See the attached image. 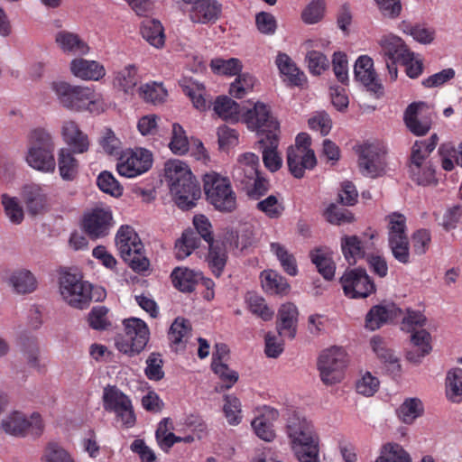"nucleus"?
<instances>
[{
	"label": "nucleus",
	"instance_id": "obj_1",
	"mask_svg": "<svg viewBox=\"0 0 462 462\" xmlns=\"http://www.w3.org/2000/svg\"><path fill=\"white\" fill-rule=\"evenodd\" d=\"M165 178L177 206L185 210L192 208L201 190L188 164L180 160L168 161Z\"/></svg>",
	"mask_w": 462,
	"mask_h": 462
},
{
	"label": "nucleus",
	"instance_id": "obj_2",
	"mask_svg": "<svg viewBox=\"0 0 462 462\" xmlns=\"http://www.w3.org/2000/svg\"><path fill=\"white\" fill-rule=\"evenodd\" d=\"M286 432L300 462H319V438L310 420L294 411L288 418Z\"/></svg>",
	"mask_w": 462,
	"mask_h": 462
},
{
	"label": "nucleus",
	"instance_id": "obj_3",
	"mask_svg": "<svg viewBox=\"0 0 462 462\" xmlns=\"http://www.w3.org/2000/svg\"><path fill=\"white\" fill-rule=\"evenodd\" d=\"M54 150L55 142L51 132L45 128H35L29 134L26 162L39 171L52 173L56 169Z\"/></svg>",
	"mask_w": 462,
	"mask_h": 462
},
{
	"label": "nucleus",
	"instance_id": "obj_4",
	"mask_svg": "<svg viewBox=\"0 0 462 462\" xmlns=\"http://www.w3.org/2000/svg\"><path fill=\"white\" fill-rule=\"evenodd\" d=\"M52 89L60 103L68 109L78 112L88 110L91 113H99L104 109V102L100 95L88 87L54 82Z\"/></svg>",
	"mask_w": 462,
	"mask_h": 462
},
{
	"label": "nucleus",
	"instance_id": "obj_5",
	"mask_svg": "<svg viewBox=\"0 0 462 462\" xmlns=\"http://www.w3.org/2000/svg\"><path fill=\"white\" fill-rule=\"evenodd\" d=\"M116 245L121 257L136 273L148 269L149 260L143 255V245L134 229L130 226H122L116 236Z\"/></svg>",
	"mask_w": 462,
	"mask_h": 462
},
{
	"label": "nucleus",
	"instance_id": "obj_6",
	"mask_svg": "<svg viewBox=\"0 0 462 462\" xmlns=\"http://www.w3.org/2000/svg\"><path fill=\"white\" fill-rule=\"evenodd\" d=\"M203 180L207 199L216 209L231 212L236 208V195L226 177L210 172L205 174Z\"/></svg>",
	"mask_w": 462,
	"mask_h": 462
},
{
	"label": "nucleus",
	"instance_id": "obj_7",
	"mask_svg": "<svg viewBox=\"0 0 462 462\" xmlns=\"http://www.w3.org/2000/svg\"><path fill=\"white\" fill-rule=\"evenodd\" d=\"M125 333L115 338L116 348L126 355L134 356L142 352L148 343L150 330L146 323L138 318H129L123 321Z\"/></svg>",
	"mask_w": 462,
	"mask_h": 462
},
{
	"label": "nucleus",
	"instance_id": "obj_8",
	"mask_svg": "<svg viewBox=\"0 0 462 462\" xmlns=\"http://www.w3.org/2000/svg\"><path fill=\"white\" fill-rule=\"evenodd\" d=\"M60 292L69 306L79 310L88 307L93 300L92 285L68 272L60 277Z\"/></svg>",
	"mask_w": 462,
	"mask_h": 462
},
{
	"label": "nucleus",
	"instance_id": "obj_9",
	"mask_svg": "<svg viewBox=\"0 0 462 462\" xmlns=\"http://www.w3.org/2000/svg\"><path fill=\"white\" fill-rule=\"evenodd\" d=\"M103 407L105 411L113 412L122 426L130 429L135 425L136 416L132 401L116 386H107L103 392Z\"/></svg>",
	"mask_w": 462,
	"mask_h": 462
},
{
	"label": "nucleus",
	"instance_id": "obj_10",
	"mask_svg": "<svg viewBox=\"0 0 462 462\" xmlns=\"http://www.w3.org/2000/svg\"><path fill=\"white\" fill-rule=\"evenodd\" d=\"M347 365V355L339 346H331L323 350L318 360V368L321 381L325 384L339 383Z\"/></svg>",
	"mask_w": 462,
	"mask_h": 462
},
{
	"label": "nucleus",
	"instance_id": "obj_11",
	"mask_svg": "<svg viewBox=\"0 0 462 462\" xmlns=\"http://www.w3.org/2000/svg\"><path fill=\"white\" fill-rule=\"evenodd\" d=\"M3 431L14 437H24L27 434L40 436L43 430V423L38 413H33L28 419L23 412L14 411L8 413L1 421Z\"/></svg>",
	"mask_w": 462,
	"mask_h": 462
},
{
	"label": "nucleus",
	"instance_id": "obj_12",
	"mask_svg": "<svg viewBox=\"0 0 462 462\" xmlns=\"http://www.w3.org/2000/svg\"><path fill=\"white\" fill-rule=\"evenodd\" d=\"M152 164V153L143 148L129 149L119 157L116 169L121 176L134 178L147 171Z\"/></svg>",
	"mask_w": 462,
	"mask_h": 462
},
{
	"label": "nucleus",
	"instance_id": "obj_13",
	"mask_svg": "<svg viewBox=\"0 0 462 462\" xmlns=\"http://www.w3.org/2000/svg\"><path fill=\"white\" fill-rule=\"evenodd\" d=\"M346 296L351 299H364L375 291V285L365 270L352 269L340 278Z\"/></svg>",
	"mask_w": 462,
	"mask_h": 462
},
{
	"label": "nucleus",
	"instance_id": "obj_14",
	"mask_svg": "<svg viewBox=\"0 0 462 462\" xmlns=\"http://www.w3.org/2000/svg\"><path fill=\"white\" fill-rule=\"evenodd\" d=\"M245 121L249 129L266 135L277 134L279 131V122L273 116L270 106L263 102H256L253 108L247 110Z\"/></svg>",
	"mask_w": 462,
	"mask_h": 462
},
{
	"label": "nucleus",
	"instance_id": "obj_15",
	"mask_svg": "<svg viewBox=\"0 0 462 462\" xmlns=\"http://www.w3.org/2000/svg\"><path fill=\"white\" fill-rule=\"evenodd\" d=\"M385 151L379 144L365 143L361 149L358 166L363 175L375 178L382 175L385 169Z\"/></svg>",
	"mask_w": 462,
	"mask_h": 462
},
{
	"label": "nucleus",
	"instance_id": "obj_16",
	"mask_svg": "<svg viewBox=\"0 0 462 462\" xmlns=\"http://www.w3.org/2000/svg\"><path fill=\"white\" fill-rule=\"evenodd\" d=\"M82 226L92 238L106 236L113 226V216L109 208H94L85 213Z\"/></svg>",
	"mask_w": 462,
	"mask_h": 462
},
{
	"label": "nucleus",
	"instance_id": "obj_17",
	"mask_svg": "<svg viewBox=\"0 0 462 462\" xmlns=\"http://www.w3.org/2000/svg\"><path fill=\"white\" fill-rule=\"evenodd\" d=\"M192 23H215L221 14V5L217 0H182Z\"/></svg>",
	"mask_w": 462,
	"mask_h": 462
},
{
	"label": "nucleus",
	"instance_id": "obj_18",
	"mask_svg": "<svg viewBox=\"0 0 462 462\" xmlns=\"http://www.w3.org/2000/svg\"><path fill=\"white\" fill-rule=\"evenodd\" d=\"M429 108L425 102H413L406 108L403 120L407 128L417 136L428 134L432 119L425 111Z\"/></svg>",
	"mask_w": 462,
	"mask_h": 462
},
{
	"label": "nucleus",
	"instance_id": "obj_19",
	"mask_svg": "<svg viewBox=\"0 0 462 462\" xmlns=\"http://www.w3.org/2000/svg\"><path fill=\"white\" fill-rule=\"evenodd\" d=\"M355 79L374 94L383 93V86L374 69V61L367 55L360 56L354 66Z\"/></svg>",
	"mask_w": 462,
	"mask_h": 462
},
{
	"label": "nucleus",
	"instance_id": "obj_20",
	"mask_svg": "<svg viewBox=\"0 0 462 462\" xmlns=\"http://www.w3.org/2000/svg\"><path fill=\"white\" fill-rule=\"evenodd\" d=\"M259 158L253 152H245L237 158L232 171V178L241 185H248L259 174Z\"/></svg>",
	"mask_w": 462,
	"mask_h": 462
},
{
	"label": "nucleus",
	"instance_id": "obj_21",
	"mask_svg": "<svg viewBox=\"0 0 462 462\" xmlns=\"http://www.w3.org/2000/svg\"><path fill=\"white\" fill-rule=\"evenodd\" d=\"M402 316V310L393 303L374 306L365 317V327L378 329L382 325L393 322Z\"/></svg>",
	"mask_w": 462,
	"mask_h": 462
},
{
	"label": "nucleus",
	"instance_id": "obj_22",
	"mask_svg": "<svg viewBox=\"0 0 462 462\" xmlns=\"http://www.w3.org/2000/svg\"><path fill=\"white\" fill-rule=\"evenodd\" d=\"M418 149H415L414 154H411L409 172L411 178L419 185H430L436 182L435 169L429 159L422 158L417 154Z\"/></svg>",
	"mask_w": 462,
	"mask_h": 462
},
{
	"label": "nucleus",
	"instance_id": "obj_23",
	"mask_svg": "<svg viewBox=\"0 0 462 462\" xmlns=\"http://www.w3.org/2000/svg\"><path fill=\"white\" fill-rule=\"evenodd\" d=\"M69 69L73 76L82 80L97 81L106 76V69L100 62L84 58L73 59Z\"/></svg>",
	"mask_w": 462,
	"mask_h": 462
},
{
	"label": "nucleus",
	"instance_id": "obj_24",
	"mask_svg": "<svg viewBox=\"0 0 462 462\" xmlns=\"http://www.w3.org/2000/svg\"><path fill=\"white\" fill-rule=\"evenodd\" d=\"M317 160L313 151H305L300 148H288L287 164L291 173L295 178H301L306 169H312Z\"/></svg>",
	"mask_w": 462,
	"mask_h": 462
},
{
	"label": "nucleus",
	"instance_id": "obj_25",
	"mask_svg": "<svg viewBox=\"0 0 462 462\" xmlns=\"http://www.w3.org/2000/svg\"><path fill=\"white\" fill-rule=\"evenodd\" d=\"M60 134L74 153H84L88 150V137L75 121L65 120L61 125Z\"/></svg>",
	"mask_w": 462,
	"mask_h": 462
},
{
	"label": "nucleus",
	"instance_id": "obj_26",
	"mask_svg": "<svg viewBox=\"0 0 462 462\" xmlns=\"http://www.w3.org/2000/svg\"><path fill=\"white\" fill-rule=\"evenodd\" d=\"M380 45L385 60H400L402 63H407L412 60L414 55L400 37L393 34L383 36L380 40Z\"/></svg>",
	"mask_w": 462,
	"mask_h": 462
},
{
	"label": "nucleus",
	"instance_id": "obj_27",
	"mask_svg": "<svg viewBox=\"0 0 462 462\" xmlns=\"http://www.w3.org/2000/svg\"><path fill=\"white\" fill-rule=\"evenodd\" d=\"M370 346L386 371L393 376L400 375L402 370L400 360L387 346L386 342L380 337H374L370 340Z\"/></svg>",
	"mask_w": 462,
	"mask_h": 462
},
{
	"label": "nucleus",
	"instance_id": "obj_28",
	"mask_svg": "<svg viewBox=\"0 0 462 462\" xmlns=\"http://www.w3.org/2000/svg\"><path fill=\"white\" fill-rule=\"evenodd\" d=\"M55 42L59 48L69 55H87L89 52V46L78 34L60 31L55 36Z\"/></svg>",
	"mask_w": 462,
	"mask_h": 462
},
{
	"label": "nucleus",
	"instance_id": "obj_29",
	"mask_svg": "<svg viewBox=\"0 0 462 462\" xmlns=\"http://www.w3.org/2000/svg\"><path fill=\"white\" fill-rule=\"evenodd\" d=\"M297 316V308L292 303H286L281 306L277 321L279 337L294 338L296 335Z\"/></svg>",
	"mask_w": 462,
	"mask_h": 462
},
{
	"label": "nucleus",
	"instance_id": "obj_30",
	"mask_svg": "<svg viewBox=\"0 0 462 462\" xmlns=\"http://www.w3.org/2000/svg\"><path fill=\"white\" fill-rule=\"evenodd\" d=\"M263 149V161L267 169L271 171H278L282 166V158L277 152L279 139L277 134H267L260 140Z\"/></svg>",
	"mask_w": 462,
	"mask_h": 462
},
{
	"label": "nucleus",
	"instance_id": "obj_31",
	"mask_svg": "<svg viewBox=\"0 0 462 462\" xmlns=\"http://www.w3.org/2000/svg\"><path fill=\"white\" fill-rule=\"evenodd\" d=\"M172 283L183 292H191L202 279V273L186 267H177L171 273Z\"/></svg>",
	"mask_w": 462,
	"mask_h": 462
},
{
	"label": "nucleus",
	"instance_id": "obj_32",
	"mask_svg": "<svg viewBox=\"0 0 462 462\" xmlns=\"http://www.w3.org/2000/svg\"><path fill=\"white\" fill-rule=\"evenodd\" d=\"M411 340L413 344V348L407 352L406 357L410 362L419 364L421 358L431 350L430 344V335L425 329H420L411 335Z\"/></svg>",
	"mask_w": 462,
	"mask_h": 462
},
{
	"label": "nucleus",
	"instance_id": "obj_33",
	"mask_svg": "<svg viewBox=\"0 0 462 462\" xmlns=\"http://www.w3.org/2000/svg\"><path fill=\"white\" fill-rule=\"evenodd\" d=\"M23 199L28 212L33 216L40 214L46 205V195L38 185H28L23 189Z\"/></svg>",
	"mask_w": 462,
	"mask_h": 462
},
{
	"label": "nucleus",
	"instance_id": "obj_34",
	"mask_svg": "<svg viewBox=\"0 0 462 462\" xmlns=\"http://www.w3.org/2000/svg\"><path fill=\"white\" fill-rule=\"evenodd\" d=\"M276 64L282 74L287 77L289 82L294 86H302L307 79L304 72L300 71L291 59L285 53H280L276 59Z\"/></svg>",
	"mask_w": 462,
	"mask_h": 462
},
{
	"label": "nucleus",
	"instance_id": "obj_35",
	"mask_svg": "<svg viewBox=\"0 0 462 462\" xmlns=\"http://www.w3.org/2000/svg\"><path fill=\"white\" fill-rule=\"evenodd\" d=\"M183 91L190 98L197 109L205 111L210 107L212 101L210 97L207 95L203 84L189 80L187 84L183 85Z\"/></svg>",
	"mask_w": 462,
	"mask_h": 462
},
{
	"label": "nucleus",
	"instance_id": "obj_36",
	"mask_svg": "<svg viewBox=\"0 0 462 462\" xmlns=\"http://www.w3.org/2000/svg\"><path fill=\"white\" fill-rule=\"evenodd\" d=\"M58 167L60 175L64 180H72L75 179L79 162L73 155V151L69 148H61L58 152Z\"/></svg>",
	"mask_w": 462,
	"mask_h": 462
},
{
	"label": "nucleus",
	"instance_id": "obj_37",
	"mask_svg": "<svg viewBox=\"0 0 462 462\" xmlns=\"http://www.w3.org/2000/svg\"><path fill=\"white\" fill-rule=\"evenodd\" d=\"M445 387L446 396L450 402H462V368L455 367L448 371Z\"/></svg>",
	"mask_w": 462,
	"mask_h": 462
},
{
	"label": "nucleus",
	"instance_id": "obj_38",
	"mask_svg": "<svg viewBox=\"0 0 462 462\" xmlns=\"http://www.w3.org/2000/svg\"><path fill=\"white\" fill-rule=\"evenodd\" d=\"M141 33L143 38L155 48H161L164 45L165 35L161 22L145 19L142 23Z\"/></svg>",
	"mask_w": 462,
	"mask_h": 462
},
{
	"label": "nucleus",
	"instance_id": "obj_39",
	"mask_svg": "<svg viewBox=\"0 0 462 462\" xmlns=\"http://www.w3.org/2000/svg\"><path fill=\"white\" fill-rule=\"evenodd\" d=\"M139 82L137 68L134 65H127L116 73L114 85L125 94H132Z\"/></svg>",
	"mask_w": 462,
	"mask_h": 462
},
{
	"label": "nucleus",
	"instance_id": "obj_40",
	"mask_svg": "<svg viewBox=\"0 0 462 462\" xmlns=\"http://www.w3.org/2000/svg\"><path fill=\"white\" fill-rule=\"evenodd\" d=\"M9 284L17 293H31L36 289V279L31 272L18 270L10 275Z\"/></svg>",
	"mask_w": 462,
	"mask_h": 462
},
{
	"label": "nucleus",
	"instance_id": "obj_41",
	"mask_svg": "<svg viewBox=\"0 0 462 462\" xmlns=\"http://www.w3.org/2000/svg\"><path fill=\"white\" fill-rule=\"evenodd\" d=\"M207 261L212 273L219 277L226 266L227 254L223 244L210 243Z\"/></svg>",
	"mask_w": 462,
	"mask_h": 462
},
{
	"label": "nucleus",
	"instance_id": "obj_42",
	"mask_svg": "<svg viewBox=\"0 0 462 462\" xmlns=\"http://www.w3.org/2000/svg\"><path fill=\"white\" fill-rule=\"evenodd\" d=\"M239 105L226 96L218 97L213 103L215 113L224 120L236 122L239 118Z\"/></svg>",
	"mask_w": 462,
	"mask_h": 462
},
{
	"label": "nucleus",
	"instance_id": "obj_43",
	"mask_svg": "<svg viewBox=\"0 0 462 462\" xmlns=\"http://www.w3.org/2000/svg\"><path fill=\"white\" fill-rule=\"evenodd\" d=\"M342 253L349 264L365 256V250L360 238L356 236H345L341 238Z\"/></svg>",
	"mask_w": 462,
	"mask_h": 462
},
{
	"label": "nucleus",
	"instance_id": "obj_44",
	"mask_svg": "<svg viewBox=\"0 0 462 462\" xmlns=\"http://www.w3.org/2000/svg\"><path fill=\"white\" fill-rule=\"evenodd\" d=\"M263 289L271 294L285 293L289 288L286 280L274 271H263L261 273Z\"/></svg>",
	"mask_w": 462,
	"mask_h": 462
},
{
	"label": "nucleus",
	"instance_id": "obj_45",
	"mask_svg": "<svg viewBox=\"0 0 462 462\" xmlns=\"http://www.w3.org/2000/svg\"><path fill=\"white\" fill-rule=\"evenodd\" d=\"M201 237L193 230H186L175 244V255L178 259H185L192 251L199 247Z\"/></svg>",
	"mask_w": 462,
	"mask_h": 462
},
{
	"label": "nucleus",
	"instance_id": "obj_46",
	"mask_svg": "<svg viewBox=\"0 0 462 462\" xmlns=\"http://www.w3.org/2000/svg\"><path fill=\"white\" fill-rule=\"evenodd\" d=\"M191 332L190 322L181 317H178L172 322L168 332L169 340L176 348L186 342Z\"/></svg>",
	"mask_w": 462,
	"mask_h": 462
},
{
	"label": "nucleus",
	"instance_id": "obj_47",
	"mask_svg": "<svg viewBox=\"0 0 462 462\" xmlns=\"http://www.w3.org/2000/svg\"><path fill=\"white\" fill-rule=\"evenodd\" d=\"M397 413L402 422L411 424L423 413L422 402L418 398L406 399L398 409Z\"/></svg>",
	"mask_w": 462,
	"mask_h": 462
},
{
	"label": "nucleus",
	"instance_id": "obj_48",
	"mask_svg": "<svg viewBox=\"0 0 462 462\" xmlns=\"http://www.w3.org/2000/svg\"><path fill=\"white\" fill-rule=\"evenodd\" d=\"M375 462H411V458L401 445L387 443L383 446L381 455Z\"/></svg>",
	"mask_w": 462,
	"mask_h": 462
},
{
	"label": "nucleus",
	"instance_id": "obj_49",
	"mask_svg": "<svg viewBox=\"0 0 462 462\" xmlns=\"http://www.w3.org/2000/svg\"><path fill=\"white\" fill-rule=\"evenodd\" d=\"M255 82V78L250 73L239 72L230 85L229 94L236 98H243L253 90Z\"/></svg>",
	"mask_w": 462,
	"mask_h": 462
},
{
	"label": "nucleus",
	"instance_id": "obj_50",
	"mask_svg": "<svg viewBox=\"0 0 462 462\" xmlns=\"http://www.w3.org/2000/svg\"><path fill=\"white\" fill-rule=\"evenodd\" d=\"M325 12V0H311L301 11L300 18L306 24H315L323 19Z\"/></svg>",
	"mask_w": 462,
	"mask_h": 462
},
{
	"label": "nucleus",
	"instance_id": "obj_51",
	"mask_svg": "<svg viewBox=\"0 0 462 462\" xmlns=\"http://www.w3.org/2000/svg\"><path fill=\"white\" fill-rule=\"evenodd\" d=\"M210 67L215 73L226 76L237 75L243 69L242 62L236 58L214 59L210 62Z\"/></svg>",
	"mask_w": 462,
	"mask_h": 462
},
{
	"label": "nucleus",
	"instance_id": "obj_52",
	"mask_svg": "<svg viewBox=\"0 0 462 462\" xmlns=\"http://www.w3.org/2000/svg\"><path fill=\"white\" fill-rule=\"evenodd\" d=\"M311 261L316 265L319 273L326 279L331 280L335 274V264L331 258L321 250H315L311 253Z\"/></svg>",
	"mask_w": 462,
	"mask_h": 462
},
{
	"label": "nucleus",
	"instance_id": "obj_53",
	"mask_svg": "<svg viewBox=\"0 0 462 462\" xmlns=\"http://www.w3.org/2000/svg\"><path fill=\"white\" fill-rule=\"evenodd\" d=\"M256 208L270 218H279L284 211L282 199L275 195H270L259 201Z\"/></svg>",
	"mask_w": 462,
	"mask_h": 462
},
{
	"label": "nucleus",
	"instance_id": "obj_54",
	"mask_svg": "<svg viewBox=\"0 0 462 462\" xmlns=\"http://www.w3.org/2000/svg\"><path fill=\"white\" fill-rule=\"evenodd\" d=\"M271 251L277 256L283 270L290 275L294 276L298 273L295 258L292 254L279 243L271 244Z\"/></svg>",
	"mask_w": 462,
	"mask_h": 462
},
{
	"label": "nucleus",
	"instance_id": "obj_55",
	"mask_svg": "<svg viewBox=\"0 0 462 462\" xmlns=\"http://www.w3.org/2000/svg\"><path fill=\"white\" fill-rule=\"evenodd\" d=\"M169 147L175 154L182 155L189 150V141L182 126L177 123L172 125L171 140Z\"/></svg>",
	"mask_w": 462,
	"mask_h": 462
},
{
	"label": "nucleus",
	"instance_id": "obj_56",
	"mask_svg": "<svg viewBox=\"0 0 462 462\" xmlns=\"http://www.w3.org/2000/svg\"><path fill=\"white\" fill-rule=\"evenodd\" d=\"M42 462H75V460L60 444L50 442L44 449Z\"/></svg>",
	"mask_w": 462,
	"mask_h": 462
},
{
	"label": "nucleus",
	"instance_id": "obj_57",
	"mask_svg": "<svg viewBox=\"0 0 462 462\" xmlns=\"http://www.w3.org/2000/svg\"><path fill=\"white\" fill-rule=\"evenodd\" d=\"M246 301L250 311L260 317L262 319L267 321L270 320L273 316V310H270L264 299L254 293H248Z\"/></svg>",
	"mask_w": 462,
	"mask_h": 462
},
{
	"label": "nucleus",
	"instance_id": "obj_58",
	"mask_svg": "<svg viewBox=\"0 0 462 462\" xmlns=\"http://www.w3.org/2000/svg\"><path fill=\"white\" fill-rule=\"evenodd\" d=\"M388 243L395 260L403 264H408L411 262L408 237H393L388 240Z\"/></svg>",
	"mask_w": 462,
	"mask_h": 462
},
{
	"label": "nucleus",
	"instance_id": "obj_59",
	"mask_svg": "<svg viewBox=\"0 0 462 462\" xmlns=\"http://www.w3.org/2000/svg\"><path fill=\"white\" fill-rule=\"evenodd\" d=\"M224 404L225 416L231 425H237L242 420L241 402L238 398L234 395H226Z\"/></svg>",
	"mask_w": 462,
	"mask_h": 462
},
{
	"label": "nucleus",
	"instance_id": "obj_60",
	"mask_svg": "<svg viewBox=\"0 0 462 462\" xmlns=\"http://www.w3.org/2000/svg\"><path fill=\"white\" fill-rule=\"evenodd\" d=\"M98 188L114 197H119L123 193V188L109 171H102L97 180Z\"/></svg>",
	"mask_w": 462,
	"mask_h": 462
},
{
	"label": "nucleus",
	"instance_id": "obj_61",
	"mask_svg": "<svg viewBox=\"0 0 462 462\" xmlns=\"http://www.w3.org/2000/svg\"><path fill=\"white\" fill-rule=\"evenodd\" d=\"M138 93L140 97L144 101L151 102L152 104L162 102L166 96V91L162 86L154 82L141 86L138 88Z\"/></svg>",
	"mask_w": 462,
	"mask_h": 462
},
{
	"label": "nucleus",
	"instance_id": "obj_62",
	"mask_svg": "<svg viewBox=\"0 0 462 462\" xmlns=\"http://www.w3.org/2000/svg\"><path fill=\"white\" fill-rule=\"evenodd\" d=\"M2 203L9 220L14 225L21 224L23 220V210L17 199L4 194Z\"/></svg>",
	"mask_w": 462,
	"mask_h": 462
},
{
	"label": "nucleus",
	"instance_id": "obj_63",
	"mask_svg": "<svg viewBox=\"0 0 462 462\" xmlns=\"http://www.w3.org/2000/svg\"><path fill=\"white\" fill-rule=\"evenodd\" d=\"M108 309L105 306L94 307L88 314V321L93 329L105 330L111 326L107 318Z\"/></svg>",
	"mask_w": 462,
	"mask_h": 462
},
{
	"label": "nucleus",
	"instance_id": "obj_64",
	"mask_svg": "<svg viewBox=\"0 0 462 462\" xmlns=\"http://www.w3.org/2000/svg\"><path fill=\"white\" fill-rule=\"evenodd\" d=\"M212 370L217 374L223 382L221 389L231 388L238 380V374L231 370L225 363L222 362H212Z\"/></svg>",
	"mask_w": 462,
	"mask_h": 462
}]
</instances>
